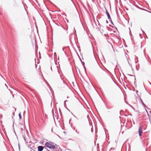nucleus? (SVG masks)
Instances as JSON below:
<instances>
[{
    "instance_id": "obj_2",
    "label": "nucleus",
    "mask_w": 151,
    "mask_h": 151,
    "mask_svg": "<svg viewBox=\"0 0 151 151\" xmlns=\"http://www.w3.org/2000/svg\"><path fill=\"white\" fill-rule=\"evenodd\" d=\"M142 129H143V127L142 126H140L139 129V135L141 136L142 134Z\"/></svg>"
},
{
    "instance_id": "obj_7",
    "label": "nucleus",
    "mask_w": 151,
    "mask_h": 151,
    "mask_svg": "<svg viewBox=\"0 0 151 151\" xmlns=\"http://www.w3.org/2000/svg\"><path fill=\"white\" fill-rule=\"evenodd\" d=\"M30 151H35V150L31 148Z\"/></svg>"
},
{
    "instance_id": "obj_8",
    "label": "nucleus",
    "mask_w": 151,
    "mask_h": 151,
    "mask_svg": "<svg viewBox=\"0 0 151 151\" xmlns=\"http://www.w3.org/2000/svg\"><path fill=\"white\" fill-rule=\"evenodd\" d=\"M137 92H138V91H137Z\"/></svg>"
},
{
    "instance_id": "obj_5",
    "label": "nucleus",
    "mask_w": 151,
    "mask_h": 151,
    "mask_svg": "<svg viewBox=\"0 0 151 151\" xmlns=\"http://www.w3.org/2000/svg\"><path fill=\"white\" fill-rule=\"evenodd\" d=\"M106 14L108 17V18L109 19H110L111 18L110 15L109 13H108V12L107 11H106Z\"/></svg>"
},
{
    "instance_id": "obj_6",
    "label": "nucleus",
    "mask_w": 151,
    "mask_h": 151,
    "mask_svg": "<svg viewBox=\"0 0 151 151\" xmlns=\"http://www.w3.org/2000/svg\"><path fill=\"white\" fill-rule=\"evenodd\" d=\"M19 116L20 119H21V115L20 114V113L19 114Z\"/></svg>"
},
{
    "instance_id": "obj_1",
    "label": "nucleus",
    "mask_w": 151,
    "mask_h": 151,
    "mask_svg": "<svg viewBox=\"0 0 151 151\" xmlns=\"http://www.w3.org/2000/svg\"><path fill=\"white\" fill-rule=\"evenodd\" d=\"M45 145L47 147L50 149H55V146L52 143L47 142L45 143Z\"/></svg>"
},
{
    "instance_id": "obj_4",
    "label": "nucleus",
    "mask_w": 151,
    "mask_h": 151,
    "mask_svg": "<svg viewBox=\"0 0 151 151\" xmlns=\"http://www.w3.org/2000/svg\"><path fill=\"white\" fill-rule=\"evenodd\" d=\"M98 68L99 72L102 73H104V71L102 69V68L98 65Z\"/></svg>"
},
{
    "instance_id": "obj_3",
    "label": "nucleus",
    "mask_w": 151,
    "mask_h": 151,
    "mask_svg": "<svg viewBox=\"0 0 151 151\" xmlns=\"http://www.w3.org/2000/svg\"><path fill=\"white\" fill-rule=\"evenodd\" d=\"M44 149V147L41 146H39L38 147V151H42Z\"/></svg>"
}]
</instances>
